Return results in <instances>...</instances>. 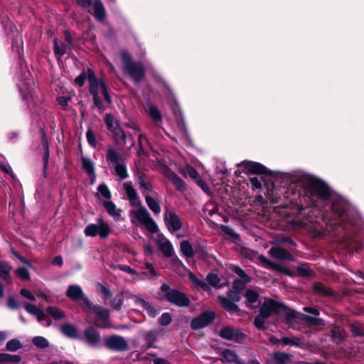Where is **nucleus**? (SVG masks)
Masks as SVG:
<instances>
[{
  "mask_svg": "<svg viewBox=\"0 0 364 364\" xmlns=\"http://www.w3.org/2000/svg\"><path fill=\"white\" fill-rule=\"evenodd\" d=\"M278 314L284 316L287 323L293 322L296 318V311L287 307L282 303H279Z\"/></svg>",
  "mask_w": 364,
  "mask_h": 364,
  "instance_id": "obj_24",
  "label": "nucleus"
},
{
  "mask_svg": "<svg viewBox=\"0 0 364 364\" xmlns=\"http://www.w3.org/2000/svg\"><path fill=\"white\" fill-rule=\"evenodd\" d=\"M205 212H208L209 215H213L218 211L216 205L211 201H209L205 203L204 206Z\"/></svg>",
  "mask_w": 364,
  "mask_h": 364,
  "instance_id": "obj_49",
  "label": "nucleus"
},
{
  "mask_svg": "<svg viewBox=\"0 0 364 364\" xmlns=\"http://www.w3.org/2000/svg\"><path fill=\"white\" fill-rule=\"evenodd\" d=\"M165 176L170 180L173 186L180 191L186 190V185L185 182L173 171L166 168L164 171Z\"/></svg>",
  "mask_w": 364,
  "mask_h": 364,
  "instance_id": "obj_21",
  "label": "nucleus"
},
{
  "mask_svg": "<svg viewBox=\"0 0 364 364\" xmlns=\"http://www.w3.org/2000/svg\"><path fill=\"white\" fill-rule=\"evenodd\" d=\"M21 360V357L17 355H10L9 358V363H17Z\"/></svg>",
  "mask_w": 364,
  "mask_h": 364,
  "instance_id": "obj_64",
  "label": "nucleus"
},
{
  "mask_svg": "<svg viewBox=\"0 0 364 364\" xmlns=\"http://www.w3.org/2000/svg\"><path fill=\"white\" fill-rule=\"evenodd\" d=\"M106 158L107 162L112 164L116 174L121 178L125 179L129 176L127 173L124 160L120 153L114 148L107 149Z\"/></svg>",
  "mask_w": 364,
  "mask_h": 364,
  "instance_id": "obj_4",
  "label": "nucleus"
},
{
  "mask_svg": "<svg viewBox=\"0 0 364 364\" xmlns=\"http://www.w3.org/2000/svg\"><path fill=\"white\" fill-rule=\"evenodd\" d=\"M106 346L116 351H123L127 349L128 345L125 339L120 336H111L105 339Z\"/></svg>",
  "mask_w": 364,
  "mask_h": 364,
  "instance_id": "obj_15",
  "label": "nucleus"
},
{
  "mask_svg": "<svg viewBox=\"0 0 364 364\" xmlns=\"http://www.w3.org/2000/svg\"><path fill=\"white\" fill-rule=\"evenodd\" d=\"M161 289L164 292L166 299L169 302L179 306H188L189 305L188 298L178 290L170 289L166 284L161 285Z\"/></svg>",
  "mask_w": 364,
  "mask_h": 364,
  "instance_id": "obj_7",
  "label": "nucleus"
},
{
  "mask_svg": "<svg viewBox=\"0 0 364 364\" xmlns=\"http://www.w3.org/2000/svg\"><path fill=\"white\" fill-rule=\"evenodd\" d=\"M116 269H119L124 272H126L132 275L136 274V272L134 269H132L129 266L125 264H119L116 267Z\"/></svg>",
  "mask_w": 364,
  "mask_h": 364,
  "instance_id": "obj_54",
  "label": "nucleus"
},
{
  "mask_svg": "<svg viewBox=\"0 0 364 364\" xmlns=\"http://www.w3.org/2000/svg\"><path fill=\"white\" fill-rule=\"evenodd\" d=\"M207 280L213 287H217L220 282V278L215 274H209L207 276Z\"/></svg>",
  "mask_w": 364,
  "mask_h": 364,
  "instance_id": "obj_52",
  "label": "nucleus"
},
{
  "mask_svg": "<svg viewBox=\"0 0 364 364\" xmlns=\"http://www.w3.org/2000/svg\"><path fill=\"white\" fill-rule=\"evenodd\" d=\"M67 43L58 41V40H54V53L58 59H60L64 54H65L68 50H70V46L71 44V38L70 36H66Z\"/></svg>",
  "mask_w": 364,
  "mask_h": 364,
  "instance_id": "obj_20",
  "label": "nucleus"
},
{
  "mask_svg": "<svg viewBox=\"0 0 364 364\" xmlns=\"http://www.w3.org/2000/svg\"><path fill=\"white\" fill-rule=\"evenodd\" d=\"M87 77L90 83V92L92 95H99V91L101 90L105 100L108 103H111V97L109 95L108 90L105 82L100 80H98L92 70H87Z\"/></svg>",
  "mask_w": 364,
  "mask_h": 364,
  "instance_id": "obj_8",
  "label": "nucleus"
},
{
  "mask_svg": "<svg viewBox=\"0 0 364 364\" xmlns=\"http://www.w3.org/2000/svg\"><path fill=\"white\" fill-rule=\"evenodd\" d=\"M181 251L186 257H191L193 256V250L192 245L187 240L181 242Z\"/></svg>",
  "mask_w": 364,
  "mask_h": 364,
  "instance_id": "obj_36",
  "label": "nucleus"
},
{
  "mask_svg": "<svg viewBox=\"0 0 364 364\" xmlns=\"http://www.w3.org/2000/svg\"><path fill=\"white\" fill-rule=\"evenodd\" d=\"M235 173L242 178H249L250 175V163H244L238 166L237 170L235 171Z\"/></svg>",
  "mask_w": 364,
  "mask_h": 364,
  "instance_id": "obj_35",
  "label": "nucleus"
},
{
  "mask_svg": "<svg viewBox=\"0 0 364 364\" xmlns=\"http://www.w3.org/2000/svg\"><path fill=\"white\" fill-rule=\"evenodd\" d=\"M11 266L5 262H0V277L4 279L6 283L11 284Z\"/></svg>",
  "mask_w": 364,
  "mask_h": 364,
  "instance_id": "obj_26",
  "label": "nucleus"
},
{
  "mask_svg": "<svg viewBox=\"0 0 364 364\" xmlns=\"http://www.w3.org/2000/svg\"><path fill=\"white\" fill-rule=\"evenodd\" d=\"M181 173L186 177L189 176L193 180H196L200 176L198 171L190 166H185L182 170Z\"/></svg>",
  "mask_w": 364,
  "mask_h": 364,
  "instance_id": "obj_39",
  "label": "nucleus"
},
{
  "mask_svg": "<svg viewBox=\"0 0 364 364\" xmlns=\"http://www.w3.org/2000/svg\"><path fill=\"white\" fill-rule=\"evenodd\" d=\"M292 355L289 353L276 352L274 354L272 360L269 364H289L291 360Z\"/></svg>",
  "mask_w": 364,
  "mask_h": 364,
  "instance_id": "obj_25",
  "label": "nucleus"
},
{
  "mask_svg": "<svg viewBox=\"0 0 364 364\" xmlns=\"http://www.w3.org/2000/svg\"><path fill=\"white\" fill-rule=\"evenodd\" d=\"M314 289L316 292L323 294L324 295H330L332 293L331 289H328L326 287L321 284H315Z\"/></svg>",
  "mask_w": 364,
  "mask_h": 364,
  "instance_id": "obj_47",
  "label": "nucleus"
},
{
  "mask_svg": "<svg viewBox=\"0 0 364 364\" xmlns=\"http://www.w3.org/2000/svg\"><path fill=\"white\" fill-rule=\"evenodd\" d=\"M84 233L88 237L99 235L101 238H106L110 233V228L103 220L97 219L96 224H90L85 228Z\"/></svg>",
  "mask_w": 364,
  "mask_h": 364,
  "instance_id": "obj_9",
  "label": "nucleus"
},
{
  "mask_svg": "<svg viewBox=\"0 0 364 364\" xmlns=\"http://www.w3.org/2000/svg\"><path fill=\"white\" fill-rule=\"evenodd\" d=\"M93 15L99 21H103L105 18V7L100 0L95 1Z\"/></svg>",
  "mask_w": 364,
  "mask_h": 364,
  "instance_id": "obj_30",
  "label": "nucleus"
},
{
  "mask_svg": "<svg viewBox=\"0 0 364 364\" xmlns=\"http://www.w3.org/2000/svg\"><path fill=\"white\" fill-rule=\"evenodd\" d=\"M86 138H87V142L89 143V144L90 146H92L93 147L96 146L97 142L95 140V136L90 129H89L86 132Z\"/></svg>",
  "mask_w": 364,
  "mask_h": 364,
  "instance_id": "obj_50",
  "label": "nucleus"
},
{
  "mask_svg": "<svg viewBox=\"0 0 364 364\" xmlns=\"http://www.w3.org/2000/svg\"><path fill=\"white\" fill-rule=\"evenodd\" d=\"M252 174L259 176L264 183L265 196H257L255 202L262 205L268 201L271 203H279L285 192V188L275 183L291 178L302 188L301 200L331 225L355 233L364 230V220L358 209L316 176L300 170L291 173L271 171L262 164L254 161H252Z\"/></svg>",
  "mask_w": 364,
  "mask_h": 364,
  "instance_id": "obj_1",
  "label": "nucleus"
},
{
  "mask_svg": "<svg viewBox=\"0 0 364 364\" xmlns=\"http://www.w3.org/2000/svg\"><path fill=\"white\" fill-rule=\"evenodd\" d=\"M305 320L307 323L314 326H323L324 325V321L318 317L306 316Z\"/></svg>",
  "mask_w": 364,
  "mask_h": 364,
  "instance_id": "obj_42",
  "label": "nucleus"
},
{
  "mask_svg": "<svg viewBox=\"0 0 364 364\" xmlns=\"http://www.w3.org/2000/svg\"><path fill=\"white\" fill-rule=\"evenodd\" d=\"M215 318V314L212 311H206L201 314L199 316L194 318L191 321V327L193 329H200L208 325Z\"/></svg>",
  "mask_w": 364,
  "mask_h": 364,
  "instance_id": "obj_16",
  "label": "nucleus"
},
{
  "mask_svg": "<svg viewBox=\"0 0 364 364\" xmlns=\"http://www.w3.org/2000/svg\"><path fill=\"white\" fill-rule=\"evenodd\" d=\"M16 274L18 278L23 280H29L30 279V274L27 269L25 267H18Z\"/></svg>",
  "mask_w": 364,
  "mask_h": 364,
  "instance_id": "obj_45",
  "label": "nucleus"
},
{
  "mask_svg": "<svg viewBox=\"0 0 364 364\" xmlns=\"http://www.w3.org/2000/svg\"><path fill=\"white\" fill-rule=\"evenodd\" d=\"M218 301L221 304L225 309L228 311H237V306L233 303L230 299L220 296L218 298Z\"/></svg>",
  "mask_w": 364,
  "mask_h": 364,
  "instance_id": "obj_31",
  "label": "nucleus"
},
{
  "mask_svg": "<svg viewBox=\"0 0 364 364\" xmlns=\"http://www.w3.org/2000/svg\"><path fill=\"white\" fill-rule=\"evenodd\" d=\"M86 342L92 347H97L100 343V335L93 327L87 328L84 331Z\"/></svg>",
  "mask_w": 364,
  "mask_h": 364,
  "instance_id": "obj_17",
  "label": "nucleus"
},
{
  "mask_svg": "<svg viewBox=\"0 0 364 364\" xmlns=\"http://www.w3.org/2000/svg\"><path fill=\"white\" fill-rule=\"evenodd\" d=\"M21 347L20 341L17 339H12L7 342L6 349L10 351H16Z\"/></svg>",
  "mask_w": 364,
  "mask_h": 364,
  "instance_id": "obj_44",
  "label": "nucleus"
},
{
  "mask_svg": "<svg viewBox=\"0 0 364 364\" xmlns=\"http://www.w3.org/2000/svg\"><path fill=\"white\" fill-rule=\"evenodd\" d=\"M123 188L131 205L133 206H139L140 205V199L136 189L133 187L132 182L129 181L124 183Z\"/></svg>",
  "mask_w": 364,
  "mask_h": 364,
  "instance_id": "obj_18",
  "label": "nucleus"
},
{
  "mask_svg": "<svg viewBox=\"0 0 364 364\" xmlns=\"http://www.w3.org/2000/svg\"><path fill=\"white\" fill-rule=\"evenodd\" d=\"M269 253L273 257L278 259L293 260V256L289 252H287L284 248L281 247H273L270 248L269 250Z\"/></svg>",
  "mask_w": 364,
  "mask_h": 364,
  "instance_id": "obj_23",
  "label": "nucleus"
},
{
  "mask_svg": "<svg viewBox=\"0 0 364 364\" xmlns=\"http://www.w3.org/2000/svg\"><path fill=\"white\" fill-rule=\"evenodd\" d=\"M86 77H87V75L85 74V73H82L79 76H77L75 78V84L80 87L82 86L85 83Z\"/></svg>",
  "mask_w": 364,
  "mask_h": 364,
  "instance_id": "obj_56",
  "label": "nucleus"
},
{
  "mask_svg": "<svg viewBox=\"0 0 364 364\" xmlns=\"http://www.w3.org/2000/svg\"><path fill=\"white\" fill-rule=\"evenodd\" d=\"M145 200L150 210L155 214L158 215L161 213V207L159 203L150 196H145Z\"/></svg>",
  "mask_w": 364,
  "mask_h": 364,
  "instance_id": "obj_33",
  "label": "nucleus"
},
{
  "mask_svg": "<svg viewBox=\"0 0 364 364\" xmlns=\"http://www.w3.org/2000/svg\"><path fill=\"white\" fill-rule=\"evenodd\" d=\"M70 100V97L65 96H60L57 98L58 104L63 107L65 108L68 106V102Z\"/></svg>",
  "mask_w": 364,
  "mask_h": 364,
  "instance_id": "obj_57",
  "label": "nucleus"
},
{
  "mask_svg": "<svg viewBox=\"0 0 364 364\" xmlns=\"http://www.w3.org/2000/svg\"><path fill=\"white\" fill-rule=\"evenodd\" d=\"M124 295H126L127 298L131 299L130 296L132 294H129L128 292H119L112 300L110 304L112 307L116 310H119L123 304V301L125 297Z\"/></svg>",
  "mask_w": 364,
  "mask_h": 364,
  "instance_id": "obj_28",
  "label": "nucleus"
},
{
  "mask_svg": "<svg viewBox=\"0 0 364 364\" xmlns=\"http://www.w3.org/2000/svg\"><path fill=\"white\" fill-rule=\"evenodd\" d=\"M21 294L31 301H35L34 295L28 289H22L21 290Z\"/></svg>",
  "mask_w": 364,
  "mask_h": 364,
  "instance_id": "obj_58",
  "label": "nucleus"
},
{
  "mask_svg": "<svg viewBox=\"0 0 364 364\" xmlns=\"http://www.w3.org/2000/svg\"><path fill=\"white\" fill-rule=\"evenodd\" d=\"M222 355L223 357V359L229 363H238V358L236 353L230 350V349H226L222 352Z\"/></svg>",
  "mask_w": 364,
  "mask_h": 364,
  "instance_id": "obj_37",
  "label": "nucleus"
},
{
  "mask_svg": "<svg viewBox=\"0 0 364 364\" xmlns=\"http://www.w3.org/2000/svg\"><path fill=\"white\" fill-rule=\"evenodd\" d=\"M105 122L108 130L114 136L116 141L117 143H120V141H122L125 143L126 134L119 127L118 122L114 119L113 115L111 114H107L105 117Z\"/></svg>",
  "mask_w": 364,
  "mask_h": 364,
  "instance_id": "obj_10",
  "label": "nucleus"
},
{
  "mask_svg": "<svg viewBox=\"0 0 364 364\" xmlns=\"http://www.w3.org/2000/svg\"><path fill=\"white\" fill-rule=\"evenodd\" d=\"M95 314V323L96 326L106 328L109 327V314L107 309L100 306H92V309H89Z\"/></svg>",
  "mask_w": 364,
  "mask_h": 364,
  "instance_id": "obj_13",
  "label": "nucleus"
},
{
  "mask_svg": "<svg viewBox=\"0 0 364 364\" xmlns=\"http://www.w3.org/2000/svg\"><path fill=\"white\" fill-rule=\"evenodd\" d=\"M219 335L222 338L235 343H242L245 338V334L240 330L230 326L222 328Z\"/></svg>",
  "mask_w": 364,
  "mask_h": 364,
  "instance_id": "obj_12",
  "label": "nucleus"
},
{
  "mask_svg": "<svg viewBox=\"0 0 364 364\" xmlns=\"http://www.w3.org/2000/svg\"><path fill=\"white\" fill-rule=\"evenodd\" d=\"M196 183L198 186L201 188L203 191L206 193L209 191V187L208 184L200 176L196 180Z\"/></svg>",
  "mask_w": 364,
  "mask_h": 364,
  "instance_id": "obj_55",
  "label": "nucleus"
},
{
  "mask_svg": "<svg viewBox=\"0 0 364 364\" xmlns=\"http://www.w3.org/2000/svg\"><path fill=\"white\" fill-rule=\"evenodd\" d=\"M171 316L168 313H164L159 318V323L161 325L167 326L171 322Z\"/></svg>",
  "mask_w": 364,
  "mask_h": 364,
  "instance_id": "obj_51",
  "label": "nucleus"
},
{
  "mask_svg": "<svg viewBox=\"0 0 364 364\" xmlns=\"http://www.w3.org/2000/svg\"><path fill=\"white\" fill-rule=\"evenodd\" d=\"M130 298L136 306H141L144 310L147 311V314L150 316L155 317L159 314V311L153 307L149 303L144 301V299H140L134 295H131Z\"/></svg>",
  "mask_w": 364,
  "mask_h": 364,
  "instance_id": "obj_22",
  "label": "nucleus"
},
{
  "mask_svg": "<svg viewBox=\"0 0 364 364\" xmlns=\"http://www.w3.org/2000/svg\"><path fill=\"white\" fill-rule=\"evenodd\" d=\"M333 335L334 338H338L339 340H343L344 338L343 333L340 328H336L333 331Z\"/></svg>",
  "mask_w": 364,
  "mask_h": 364,
  "instance_id": "obj_62",
  "label": "nucleus"
},
{
  "mask_svg": "<svg viewBox=\"0 0 364 364\" xmlns=\"http://www.w3.org/2000/svg\"><path fill=\"white\" fill-rule=\"evenodd\" d=\"M251 181H252V186H253L256 188H259L262 187V183H261V181H259L258 177H252Z\"/></svg>",
  "mask_w": 364,
  "mask_h": 364,
  "instance_id": "obj_63",
  "label": "nucleus"
},
{
  "mask_svg": "<svg viewBox=\"0 0 364 364\" xmlns=\"http://www.w3.org/2000/svg\"><path fill=\"white\" fill-rule=\"evenodd\" d=\"M82 166L87 174L90 176H95L94 163L90 159L82 157Z\"/></svg>",
  "mask_w": 364,
  "mask_h": 364,
  "instance_id": "obj_34",
  "label": "nucleus"
},
{
  "mask_svg": "<svg viewBox=\"0 0 364 364\" xmlns=\"http://www.w3.org/2000/svg\"><path fill=\"white\" fill-rule=\"evenodd\" d=\"M232 270L240 277L233 282L232 289L230 291L228 296L231 300L238 301L242 296L246 298L247 306H250V289H245V285L250 282L249 277L238 266H233Z\"/></svg>",
  "mask_w": 364,
  "mask_h": 364,
  "instance_id": "obj_2",
  "label": "nucleus"
},
{
  "mask_svg": "<svg viewBox=\"0 0 364 364\" xmlns=\"http://www.w3.org/2000/svg\"><path fill=\"white\" fill-rule=\"evenodd\" d=\"M221 230H223V232H224L226 235L230 236L232 238L235 240L239 239V235L230 227L228 225H223L221 227Z\"/></svg>",
  "mask_w": 364,
  "mask_h": 364,
  "instance_id": "obj_48",
  "label": "nucleus"
},
{
  "mask_svg": "<svg viewBox=\"0 0 364 364\" xmlns=\"http://www.w3.org/2000/svg\"><path fill=\"white\" fill-rule=\"evenodd\" d=\"M46 311L55 319H61L65 317L64 312L57 307H48Z\"/></svg>",
  "mask_w": 364,
  "mask_h": 364,
  "instance_id": "obj_38",
  "label": "nucleus"
},
{
  "mask_svg": "<svg viewBox=\"0 0 364 364\" xmlns=\"http://www.w3.org/2000/svg\"><path fill=\"white\" fill-rule=\"evenodd\" d=\"M300 342L299 340L297 338H291L289 337H283L281 338V346H299Z\"/></svg>",
  "mask_w": 364,
  "mask_h": 364,
  "instance_id": "obj_43",
  "label": "nucleus"
},
{
  "mask_svg": "<svg viewBox=\"0 0 364 364\" xmlns=\"http://www.w3.org/2000/svg\"><path fill=\"white\" fill-rule=\"evenodd\" d=\"M159 249L163 253L164 256L171 257L173 254V248L171 242L163 235H159L157 240Z\"/></svg>",
  "mask_w": 364,
  "mask_h": 364,
  "instance_id": "obj_19",
  "label": "nucleus"
},
{
  "mask_svg": "<svg viewBox=\"0 0 364 364\" xmlns=\"http://www.w3.org/2000/svg\"><path fill=\"white\" fill-rule=\"evenodd\" d=\"M194 285L197 289H201L203 291L207 290L208 289V287L205 284V282H204L203 281H201L198 279L194 282Z\"/></svg>",
  "mask_w": 364,
  "mask_h": 364,
  "instance_id": "obj_59",
  "label": "nucleus"
},
{
  "mask_svg": "<svg viewBox=\"0 0 364 364\" xmlns=\"http://www.w3.org/2000/svg\"><path fill=\"white\" fill-rule=\"evenodd\" d=\"M149 114L156 122L161 121V114L159 110L154 105L149 107Z\"/></svg>",
  "mask_w": 364,
  "mask_h": 364,
  "instance_id": "obj_41",
  "label": "nucleus"
},
{
  "mask_svg": "<svg viewBox=\"0 0 364 364\" xmlns=\"http://www.w3.org/2000/svg\"><path fill=\"white\" fill-rule=\"evenodd\" d=\"M93 100L95 105L99 108L102 109L103 108V104L99 96V95H93Z\"/></svg>",
  "mask_w": 364,
  "mask_h": 364,
  "instance_id": "obj_61",
  "label": "nucleus"
},
{
  "mask_svg": "<svg viewBox=\"0 0 364 364\" xmlns=\"http://www.w3.org/2000/svg\"><path fill=\"white\" fill-rule=\"evenodd\" d=\"M98 193L105 198L109 199L111 193L105 184H100L97 188Z\"/></svg>",
  "mask_w": 364,
  "mask_h": 364,
  "instance_id": "obj_46",
  "label": "nucleus"
},
{
  "mask_svg": "<svg viewBox=\"0 0 364 364\" xmlns=\"http://www.w3.org/2000/svg\"><path fill=\"white\" fill-rule=\"evenodd\" d=\"M7 305L11 309H16L18 307V301L13 297L8 299Z\"/></svg>",
  "mask_w": 364,
  "mask_h": 364,
  "instance_id": "obj_60",
  "label": "nucleus"
},
{
  "mask_svg": "<svg viewBox=\"0 0 364 364\" xmlns=\"http://www.w3.org/2000/svg\"><path fill=\"white\" fill-rule=\"evenodd\" d=\"M129 218L132 224L144 227L150 233H156L159 230L158 225L145 207L139 206L131 210Z\"/></svg>",
  "mask_w": 364,
  "mask_h": 364,
  "instance_id": "obj_3",
  "label": "nucleus"
},
{
  "mask_svg": "<svg viewBox=\"0 0 364 364\" xmlns=\"http://www.w3.org/2000/svg\"><path fill=\"white\" fill-rule=\"evenodd\" d=\"M104 207L105 208L107 213L115 220H122L120 214V211L117 210L116 208V205L114 203L110 200L104 202Z\"/></svg>",
  "mask_w": 364,
  "mask_h": 364,
  "instance_id": "obj_27",
  "label": "nucleus"
},
{
  "mask_svg": "<svg viewBox=\"0 0 364 364\" xmlns=\"http://www.w3.org/2000/svg\"><path fill=\"white\" fill-rule=\"evenodd\" d=\"M122 58L124 62L123 70L128 74L134 82H140L144 75V69L139 63H133L130 55L126 52H122Z\"/></svg>",
  "mask_w": 364,
  "mask_h": 364,
  "instance_id": "obj_5",
  "label": "nucleus"
},
{
  "mask_svg": "<svg viewBox=\"0 0 364 364\" xmlns=\"http://www.w3.org/2000/svg\"><path fill=\"white\" fill-rule=\"evenodd\" d=\"M66 296L75 301L82 300L88 309H92V303L88 298L85 296L82 288L79 285L73 284L68 286Z\"/></svg>",
  "mask_w": 364,
  "mask_h": 364,
  "instance_id": "obj_14",
  "label": "nucleus"
},
{
  "mask_svg": "<svg viewBox=\"0 0 364 364\" xmlns=\"http://www.w3.org/2000/svg\"><path fill=\"white\" fill-rule=\"evenodd\" d=\"M139 183L141 188L147 191H150L152 188L151 184L149 182L146 181L142 176L139 178Z\"/></svg>",
  "mask_w": 364,
  "mask_h": 364,
  "instance_id": "obj_53",
  "label": "nucleus"
},
{
  "mask_svg": "<svg viewBox=\"0 0 364 364\" xmlns=\"http://www.w3.org/2000/svg\"><path fill=\"white\" fill-rule=\"evenodd\" d=\"M32 342L36 347L40 348H45L49 346L48 341L42 336L34 337Z\"/></svg>",
  "mask_w": 364,
  "mask_h": 364,
  "instance_id": "obj_40",
  "label": "nucleus"
},
{
  "mask_svg": "<svg viewBox=\"0 0 364 364\" xmlns=\"http://www.w3.org/2000/svg\"><path fill=\"white\" fill-rule=\"evenodd\" d=\"M61 332L66 336L71 338H76L77 337V328L70 323H65L60 326Z\"/></svg>",
  "mask_w": 364,
  "mask_h": 364,
  "instance_id": "obj_29",
  "label": "nucleus"
},
{
  "mask_svg": "<svg viewBox=\"0 0 364 364\" xmlns=\"http://www.w3.org/2000/svg\"><path fill=\"white\" fill-rule=\"evenodd\" d=\"M25 309L29 314L36 316L39 321L45 317L44 312L35 305L27 304L25 305Z\"/></svg>",
  "mask_w": 364,
  "mask_h": 364,
  "instance_id": "obj_32",
  "label": "nucleus"
},
{
  "mask_svg": "<svg viewBox=\"0 0 364 364\" xmlns=\"http://www.w3.org/2000/svg\"><path fill=\"white\" fill-rule=\"evenodd\" d=\"M279 302L269 299H265L262 304L259 314L255 318V325L259 328H264L265 320L273 314H278Z\"/></svg>",
  "mask_w": 364,
  "mask_h": 364,
  "instance_id": "obj_6",
  "label": "nucleus"
},
{
  "mask_svg": "<svg viewBox=\"0 0 364 364\" xmlns=\"http://www.w3.org/2000/svg\"><path fill=\"white\" fill-rule=\"evenodd\" d=\"M164 220L168 230L171 232L180 230L183 226L179 215L175 211L168 208L164 211Z\"/></svg>",
  "mask_w": 364,
  "mask_h": 364,
  "instance_id": "obj_11",
  "label": "nucleus"
}]
</instances>
